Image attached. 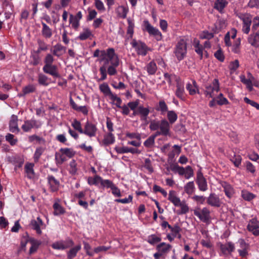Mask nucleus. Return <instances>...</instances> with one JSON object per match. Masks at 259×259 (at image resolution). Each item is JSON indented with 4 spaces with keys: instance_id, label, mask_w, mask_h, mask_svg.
I'll return each instance as SVG.
<instances>
[{
    "instance_id": "obj_1",
    "label": "nucleus",
    "mask_w": 259,
    "mask_h": 259,
    "mask_svg": "<svg viewBox=\"0 0 259 259\" xmlns=\"http://www.w3.org/2000/svg\"><path fill=\"white\" fill-rule=\"evenodd\" d=\"M102 60H105L104 64L109 75H115L117 74L116 68L119 65V59L115 53L113 48L107 49V52L103 51Z\"/></svg>"
},
{
    "instance_id": "obj_2",
    "label": "nucleus",
    "mask_w": 259,
    "mask_h": 259,
    "mask_svg": "<svg viewBox=\"0 0 259 259\" xmlns=\"http://www.w3.org/2000/svg\"><path fill=\"white\" fill-rule=\"evenodd\" d=\"M171 125L165 118L160 120H152L150 122L149 128L152 131L156 132L154 134L157 136L170 137Z\"/></svg>"
},
{
    "instance_id": "obj_3",
    "label": "nucleus",
    "mask_w": 259,
    "mask_h": 259,
    "mask_svg": "<svg viewBox=\"0 0 259 259\" xmlns=\"http://www.w3.org/2000/svg\"><path fill=\"white\" fill-rule=\"evenodd\" d=\"M53 54H47L44 60V66L42 70L45 73L50 74L54 77H60V75L58 71V68L56 65L53 64L55 60Z\"/></svg>"
},
{
    "instance_id": "obj_4",
    "label": "nucleus",
    "mask_w": 259,
    "mask_h": 259,
    "mask_svg": "<svg viewBox=\"0 0 259 259\" xmlns=\"http://www.w3.org/2000/svg\"><path fill=\"white\" fill-rule=\"evenodd\" d=\"M187 43L185 39H181L177 44L174 53L178 61H181L186 56Z\"/></svg>"
},
{
    "instance_id": "obj_5",
    "label": "nucleus",
    "mask_w": 259,
    "mask_h": 259,
    "mask_svg": "<svg viewBox=\"0 0 259 259\" xmlns=\"http://www.w3.org/2000/svg\"><path fill=\"white\" fill-rule=\"evenodd\" d=\"M240 6L239 0H233L231 1V7L234 10V12L242 21L244 24H251L252 18L251 15L248 13H241L237 12V8Z\"/></svg>"
},
{
    "instance_id": "obj_6",
    "label": "nucleus",
    "mask_w": 259,
    "mask_h": 259,
    "mask_svg": "<svg viewBox=\"0 0 259 259\" xmlns=\"http://www.w3.org/2000/svg\"><path fill=\"white\" fill-rule=\"evenodd\" d=\"M225 26V23H223L221 20L217 22L214 25V27L211 29V32L208 30L203 31L200 36L201 39H210L213 37L214 34L218 33L219 31L223 29Z\"/></svg>"
},
{
    "instance_id": "obj_7",
    "label": "nucleus",
    "mask_w": 259,
    "mask_h": 259,
    "mask_svg": "<svg viewBox=\"0 0 259 259\" xmlns=\"http://www.w3.org/2000/svg\"><path fill=\"white\" fill-rule=\"evenodd\" d=\"M220 90L219 80L215 78L210 84L205 85L204 94L206 97L213 98Z\"/></svg>"
},
{
    "instance_id": "obj_8",
    "label": "nucleus",
    "mask_w": 259,
    "mask_h": 259,
    "mask_svg": "<svg viewBox=\"0 0 259 259\" xmlns=\"http://www.w3.org/2000/svg\"><path fill=\"white\" fill-rule=\"evenodd\" d=\"M131 45L136 50L137 54L142 56H145L148 51L150 50L146 44L141 40L134 39L131 42Z\"/></svg>"
},
{
    "instance_id": "obj_9",
    "label": "nucleus",
    "mask_w": 259,
    "mask_h": 259,
    "mask_svg": "<svg viewBox=\"0 0 259 259\" xmlns=\"http://www.w3.org/2000/svg\"><path fill=\"white\" fill-rule=\"evenodd\" d=\"M143 25L145 30L147 31L150 35L153 36L157 41H160L162 39V35L161 32L158 29L151 25L148 20H144Z\"/></svg>"
},
{
    "instance_id": "obj_10",
    "label": "nucleus",
    "mask_w": 259,
    "mask_h": 259,
    "mask_svg": "<svg viewBox=\"0 0 259 259\" xmlns=\"http://www.w3.org/2000/svg\"><path fill=\"white\" fill-rule=\"evenodd\" d=\"M194 214L202 222L208 223L210 222V211L206 208H197L194 210Z\"/></svg>"
},
{
    "instance_id": "obj_11",
    "label": "nucleus",
    "mask_w": 259,
    "mask_h": 259,
    "mask_svg": "<svg viewBox=\"0 0 259 259\" xmlns=\"http://www.w3.org/2000/svg\"><path fill=\"white\" fill-rule=\"evenodd\" d=\"M41 126V123L34 118L26 120L22 125L21 128L24 132H29L33 128H38Z\"/></svg>"
},
{
    "instance_id": "obj_12",
    "label": "nucleus",
    "mask_w": 259,
    "mask_h": 259,
    "mask_svg": "<svg viewBox=\"0 0 259 259\" xmlns=\"http://www.w3.org/2000/svg\"><path fill=\"white\" fill-rule=\"evenodd\" d=\"M98 131V128L96 124L91 122L87 121L84 126L82 134L92 138L95 137Z\"/></svg>"
},
{
    "instance_id": "obj_13",
    "label": "nucleus",
    "mask_w": 259,
    "mask_h": 259,
    "mask_svg": "<svg viewBox=\"0 0 259 259\" xmlns=\"http://www.w3.org/2000/svg\"><path fill=\"white\" fill-rule=\"evenodd\" d=\"M47 181L51 192H55L58 191L60 183L57 179L52 175H49L47 177Z\"/></svg>"
},
{
    "instance_id": "obj_14",
    "label": "nucleus",
    "mask_w": 259,
    "mask_h": 259,
    "mask_svg": "<svg viewBox=\"0 0 259 259\" xmlns=\"http://www.w3.org/2000/svg\"><path fill=\"white\" fill-rule=\"evenodd\" d=\"M248 230L255 236L259 235V221L256 219L250 220L247 225Z\"/></svg>"
},
{
    "instance_id": "obj_15",
    "label": "nucleus",
    "mask_w": 259,
    "mask_h": 259,
    "mask_svg": "<svg viewBox=\"0 0 259 259\" xmlns=\"http://www.w3.org/2000/svg\"><path fill=\"white\" fill-rule=\"evenodd\" d=\"M196 183L200 191H205L207 189L206 180L200 171H198L197 173Z\"/></svg>"
},
{
    "instance_id": "obj_16",
    "label": "nucleus",
    "mask_w": 259,
    "mask_h": 259,
    "mask_svg": "<svg viewBox=\"0 0 259 259\" xmlns=\"http://www.w3.org/2000/svg\"><path fill=\"white\" fill-rule=\"evenodd\" d=\"M44 223L40 217H37L36 220H32L30 223L31 228L36 231L38 235H41L42 231L41 226H43Z\"/></svg>"
},
{
    "instance_id": "obj_17",
    "label": "nucleus",
    "mask_w": 259,
    "mask_h": 259,
    "mask_svg": "<svg viewBox=\"0 0 259 259\" xmlns=\"http://www.w3.org/2000/svg\"><path fill=\"white\" fill-rule=\"evenodd\" d=\"M238 243L240 247L238 250L240 255L242 257L246 256L248 254V250L249 248V244L246 243L243 239H239Z\"/></svg>"
},
{
    "instance_id": "obj_18",
    "label": "nucleus",
    "mask_w": 259,
    "mask_h": 259,
    "mask_svg": "<svg viewBox=\"0 0 259 259\" xmlns=\"http://www.w3.org/2000/svg\"><path fill=\"white\" fill-rule=\"evenodd\" d=\"M18 117L15 115H12L9 121V130L11 132L14 134H18L20 129L18 125Z\"/></svg>"
},
{
    "instance_id": "obj_19",
    "label": "nucleus",
    "mask_w": 259,
    "mask_h": 259,
    "mask_svg": "<svg viewBox=\"0 0 259 259\" xmlns=\"http://www.w3.org/2000/svg\"><path fill=\"white\" fill-rule=\"evenodd\" d=\"M139 116H140V119L145 122L147 121L148 116L150 113L149 107H145L143 105H139L137 108Z\"/></svg>"
},
{
    "instance_id": "obj_20",
    "label": "nucleus",
    "mask_w": 259,
    "mask_h": 259,
    "mask_svg": "<svg viewBox=\"0 0 259 259\" xmlns=\"http://www.w3.org/2000/svg\"><path fill=\"white\" fill-rule=\"evenodd\" d=\"M70 104L71 107L75 110L81 112L84 115H87L88 114L89 112V107L87 106H78L75 102L73 101L72 98L70 97Z\"/></svg>"
},
{
    "instance_id": "obj_21",
    "label": "nucleus",
    "mask_w": 259,
    "mask_h": 259,
    "mask_svg": "<svg viewBox=\"0 0 259 259\" xmlns=\"http://www.w3.org/2000/svg\"><path fill=\"white\" fill-rule=\"evenodd\" d=\"M36 91V87L32 84H29L23 88L22 92L18 94L19 97H24L26 95L34 93Z\"/></svg>"
},
{
    "instance_id": "obj_22",
    "label": "nucleus",
    "mask_w": 259,
    "mask_h": 259,
    "mask_svg": "<svg viewBox=\"0 0 259 259\" xmlns=\"http://www.w3.org/2000/svg\"><path fill=\"white\" fill-rule=\"evenodd\" d=\"M207 202L208 204L213 206L219 207L221 205V201L219 198L215 194H210L209 196L208 197Z\"/></svg>"
},
{
    "instance_id": "obj_23",
    "label": "nucleus",
    "mask_w": 259,
    "mask_h": 259,
    "mask_svg": "<svg viewBox=\"0 0 259 259\" xmlns=\"http://www.w3.org/2000/svg\"><path fill=\"white\" fill-rule=\"evenodd\" d=\"M65 49V47L61 44H57L53 46V49H52L51 51L54 56L59 57L63 55V52H64Z\"/></svg>"
},
{
    "instance_id": "obj_24",
    "label": "nucleus",
    "mask_w": 259,
    "mask_h": 259,
    "mask_svg": "<svg viewBox=\"0 0 259 259\" xmlns=\"http://www.w3.org/2000/svg\"><path fill=\"white\" fill-rule=\"evenodd\" d=\"M34 164L32 163H27L24 166L25 171L27 174V177L29 179H32L34 177V171L33 167Z\"/></svg>"
},
{
    "instance_id": "obj_25",
    "label": "nucleus",
    "mask_w": 259,
    "mask_h": 259,
    "mask_svg": "<svg viewBox=\"0 0 259 259\" xmlns=\"http://www.w3.org/2000/svg\"><path fill=\"white\" fill-rule=\"evenodd\" d=\"M168 200L176 206L181 205V203L182 202L180 199L176 196V192L173 190L169 191Z\"/></svg>"
},
{
    "instance_id": "obj_26",
    "label": "nucleus",
    "mask_w": 259,
    "mask_h": 259,
    "mask_svg": "<svg viewBox=\"0 0 259 259\" xmlns=\"http://www.w3.org/2000/svg\"><path fill=\"white\" fill-rule=\"evenodd\" d=\"M239 63L238 60H235L234 61L231 62L229 65L230 70V74L232 79H235V75H237V69L239 67Z\"/></svg>"
},
{
    "instance_id": "obj_27",
    "label": "nucleus",
    "mask_w": 259,
    "mask_h": 259,
    "mask_svg": "<svg viewBox=\"0 0 259 259\" xmlns=\"http://www.w3.org/2000/svg\"><path fill=\"white\" fill-rule=\"evenodd\" d=\"M115 11L118 17L125 19L128 12V9L125 6H119L116 9Z\"/></svg>"
},
{
    "instance_id": "obj_28",
    "label": "nucleus",
    "mask_w": 259,
    "mask_h": 259,
    "mask_svg": "<svg viewBox=\"0 0 259 259\" xmlns=\"http://www.w3.org/2000/svg\"><path fill=\"white\" fill-rule=\"evenodd\" d=\"M81 244H78L74 247H71L70 250L67 253V256L68 259H73L74 258L78 252L81 249Z\"/></svg>"
},
{
    "instance_id": "obj_29",
    "label": "nucleus",
    "mask_w": 259,
    "mask_h": 259,
    "mask_svg": "<svg viewBox=\"0 0 259 259\" xmlns=\"http://www.w3.org/2000/svg\"><path fill=\"white\" fill-rule=\"evenodd\" d=\"M156 111H160L161 115H164L168 111V106L165 101L161 100L159 101L157 106L155 108Z\"/></svg>"
},
{
    "instance_id": "obj_30",
    "label": "nucleus",
    "mask_w": 259,
    "mask_h": 259,
    "mask_svg": "<svg viewBox=\"0 0 259 259\" xmlns=\"http://www.w3.org/2000/svg\"><path fill=\"white\" fill-rule=\"evenodd\" d=\"M192 84L191 83H188L186 84V89L189 91V94L191 95H194L196 93L199 94V92L197 89V83L195 80H193Z\"/></svg>"
},
{
    "instance_id": "obj_31",
    "label": "nucleus",
    "mask_w": 259,
    "mask_h": 259,
    "mask_svg": "<svg viewBox=\"0 0 259 259\" xmlns=\"http://www.w3.org/2000/svg\"><path fill=\"white\" fill-rule=\"evenodd\" d=\"M115 142V137L112 133H109L104 136L102 143L104 146L111 145Z\"/></svg>"
},
{
    "instance_id": "obj_32",
    "label": "nucleus",
    "mask_w": 259,
    "mask_h": 259,
    "mask_svg": "<svg viewBox=\"0 0 259 259\" xmlns=\"http://www.w3.org/2000/svg\"><path fill=\"white\" fill-rule=\"evenodd\" d=\"M42 26L41 33L42 35L46 38H50L52 36V30L46 23L41 22Z\"/></svg>"
},
{
    "instance_id": "obj_33",
    "label": "nucleus",
    "mask_w": 259,
    "mask_h": 259,
    "mask_svg": "<svg viewBox=\"0 0 259 259\" xmlns=\"http://www.w3.org/2000/svg\"><path fill=\"white\" fill-rule=\"evenodd\" d=\"M54 215H59L65 213V209L59 203L55 202L53 205Z\"/></svg>"
},
{
    "instance_id": "obj_34",
    "label": "nucleus",
    "mask_w": 259,
    "mask_h": 259,
    "mask_svg": "<svg viewBox=\"0 0 259 259\" xmlns=\"http://www.w3.org/2000/svg\"><path fill=\"white\" fill-rule=\"evenodd\" d=\"M171 248V245L166 244L164 242H162L156 246V249L158 251L162 253V254L167 253Z\"/></svg>"
},
{
    "instance_id": "obj_35",
    "label": "nucleus",
    "mask_w": 259,
    "mask_h": 259,
    "mask_svg": "<svg viewBox=\"0 0 259 259\" xmlns=\"http://www.w3.org/2000/svg\"><path fill=\"white\" fill-rule=\"evenodd\" d=\"M146 67L149 75L155 74L157 70L156 63L154 61H152L148 63Z\"/></svg>"
},
{
    "instance_id": "obj_36",
    "label": "nucleus",
    "mask_w": 259,
    "mask_h": 259,
    "mask_svg": "<svg viewBox=\"0 0 259 259\" xmlns=\"http://www.w3.org/2000/svg\"><path fill=\"white\" fill-rule=\"evenodd\" d=\"M167 120L169 123V124L171 125L177 121L178 119V115L175 111L173 110H168V111L167 112Z\"/></svg>"
},
{
    "instance_id": "obj_37",
    "label": "nucleus",
    "mask_w": 259,
    "mask_h": 259,
    "mask_svg": "<svg viewBox=\"0 0 259 259\" xmlns=\"http://www.w3.org/2000/svg\"><path fill=\"white\" fill-rule=\"evenodd\" d=\"M59 151L61 153L64 154L66 156L70 158L73 157L75 154V152L72 148H61L59 150Z\"/></svg>"
},
{
    "instance_id": "obj_38",
    "label": "nucleus",
    "mask_w": 259,
    "mask_h": 259,
    "mask_svg": "<svg viewBox=\"0 0 259 259\" xmlns=\"http://www.w3.org/2000/svg\"><path fill=\"white\" fill-rule=\"evenodd\" d=\"M92 32L89 28L83 29V31L81 32L78 36V38L81 40H84L92 36Z\"/></svg>"
},
{
    "instance_id": "obj_39",
    "label": "nucleus",
    "mask_w": 259,
    "mask_h": 259,
    "mask_svg": "<svg viewBox=\"0 0 259 259\" xmlns=\"http://www.w3.org/2000/svg\"><path fill=\"white\" fill-rule=\"evenodd\" d=\"M157 136L154 134L151 135L144 142V145L146 148H152L155 144V139Z\"/></svg>"
},
{
    "instance_id": "obj_40",
    "label": "nucleus",
    "mask_w": 259,
    "mask_h": 259,
    "mask_svg": "<svg viewBox=\"0 0 259 259\" xmlns=\"http://www.w3.org/2000/svg\"><path fill=\"white\" fill-rule=\"evenodd\" d=\"M45 150V148L42 147H38L36 148V150L33 155L34 161L35 163L39 161V158L41 155L44 152Z\"/></svg>"
},
{
    "instance_id": "obj_41",
    "label": "nucleus",
    "mask_w": 259,
    "mask_h": 259,
    "mask_svg": "<svg viewBox=\"0 0 259 259\" xmlns=\"http://www.w3.org/2000/svg\"><path fill=\"white\" fill-rule=\"evenodd\" d=\"M30 243L31 244V246L29 249V253L32 254L36 251L41 242L40 241L33 239L30 241Z\"/></svg>"
},
{
    "instance_id": "obj_42",
    "label": "nucleus",
    "mask_w": 259,
    "mask_h": 259,
    "mask_svg": "<svg viewBox=\"0 0 259 259\" xmlns=\"http://www.w3.org/2000/svg\"><path fill=\"white\" fill-rule=\"evenodd\" d=\"M102 180V177L98 175H95L94 178L90 177L88 179V183L90 185H98V184L101 183Z\"/></svg>"
},
{
    "instance_id": "obj_43",
    "label": "nucleus",
    "mask_w": 259,
    "mask_h": 259,
    "mask_svg": "<svg viewBox=\"0 0 259 259\" xmlns=\"http://www.w3.org/2000/svg\"><path fill=\"white\" fill-rule=\"evenodd\" d=\"M195 189V185L193 181L189 182L184 186L185 192L191 195Z\"/></svg>"
},
{
    "instance_id": "obj_44",
    "label": "nucleus",
    "mask_w": 259,
    "mask_h": 259,
    "mask_svg": "<svg viewBox=\"0 0 259 259\" xmlns=\"http://www.w3.org/2000/svg\"><path fill=\"white\" fill-rule=\"evenodd\" d=\"M183 176H184L186 179H189L193 177L194 171L191 166L188 165L185 168L184 167V173Z\"/></svg>"
},
{
    "instance_id": "obj_45",
    "label": "nucleus",
    "mask_w": 259,
    "mask_h": 259,
    "mask_svg": "<svg viewBox=\"0 0 259 259\" xmlns=\"http://www.w3.org/2000/svg\"><path fill=\"white\" fill-rule=\"evenodd\" d=\"M195 52L199 56L200 59L203 58V47L200 45L199 41L194 45Z\"/></svg>"
},
{
    "instance_id": "obj_46",
    "label": "nucleus",
    "mask_w": 259,
    "mask_h": 259,
    "mask_svg": "<svg viewBox=\"0 0 259 259\" xmlns=\"http://www.w3.org/2000/svg\"><path fill=\"white\" fill-rule=\"evenodd\" d=\"M226 2L225 0H217L214 3V8L222 13L226 6Z\"/></svg>"
},
{
    "instance_id": "obj_47",
    "label": "nucleus",
    "mask_w": 259,
    "mask_h": 259,
    "mask_svg": "<svg viewBox=\"0 0 259 259\" xmlns=\"http://www.w3.org/2000/svg\"><path fill=\"white\" fill-rule=\"evenodd\" d=\"M241 196L242 198L246 201H250L255 197V195L253 193L245 190L242 191Z\"/></svg>"
},
{
    "instance_id": "obj_48",
    "label": "nucleus",
    "mask_w": 259,
    "mask_h": 259,
    "mask_svg": "<svg viewBox=\"0 0 259 259\" xmlns=\"http://www.w3.org/2000/svg\"><path fill=\"white\" fill-rule=\"evenodd\" d=\"M55 160L57 165H61L63 164L64 162L66 161L67 159L64 154L56 153L55 154Z\"/></svg>"
},
{
    "instance_id": "obj_49",
    "label": "nucleus",
    "mask_w": 259,
    "mask_h": 259,
    "mask_svg": "<svg viewBox=\"0 0 259 259\" xmlns=\"http://www.w3.org/2000/svg\"><path fill=\"white\" fill-rule=\"evenodd\" d=\"M240 79L241 81L246 85V88L249 91H251L253 90L252 84H251L250 80H249L248 78L246 79L243 75L240 76Z\"/></svg>"
},
{
    "instance_id": "obj_50",
    "label": "nucleus",
    "mask_w": 259,
    "mask_h": 259,
    "mask_svg": "<svg viewBox=\"0 0 259 259\" xmlns=\"http://www.w3.org/2000/svg\"><path fill=\"white\" fill-rule=\"evenodd\" d=\"M77 171V163L74 160H72L69 163V172L72 175H75Z\"/></svg>"
},
{
    "instance_id": "obj_51",
    "label": "nucleus",
    "mask_w": 259,
    "mask_h": 259,
    "mask_svg": "<svg viewBox=\"0 0 259 259\" xmlns=\"http://www.w3.org/2000/svg\"><path fill=\"white\" fill-rule=\"evenodd\" d=\"M48 77L44 74H40L38 75V82L39 84L44 86H47L49 85Z\"/></svg>"
},
{
    "instance_id": "obj_52",
    "label": "nucleus",
    "mask_w": 259,
    "mask_h": 259,
    "mask_svg": "<svg viewBox=\"0 0 259 259\" xmlns=\"http://www.w3.org/2000/svg\"><path fill=\"white\" fill-rule=\"evenodd\" d=\"M127 23L128 26L127 29V33L130 35L128 38H132L133 37V35L134 34V29L135 25L134 22L130 19L127 20Z\"/></svg>"
},
{
    "instance_id": "obj_53",
    "label": "nucleus",
    "mask_w": 259,
    "mask_h": 259,
    "mask_svg": "<svg viewBox=\"0 0 259 259\" xmlns=\"http://www.w3.org/2000/svg\"><path fill=\"white\" fill-rule=\"evenodd\" d=\"M34 141H36L38 143H45V140L44 139L36 135H31L28 137L29 142L32 143Z\"/></svg>"
},
{
    "instance_id": "obj_54",
    "label": "nucleus",
    "mask_w": 259,
    "mask_h": 259,
    "mask_svg": "<svg viewBox=\"0 0 259 259\" xmlns=\"http://www.w3.org/2000/svg\"><path fill=\"white\" fill-rule=\"evenodd\" d=\"M184 93V88L182 87L181 85H177V89L176 91V96L181 100H184L185 99Z\"/></svg>"
},
{
    "instance_id": "obj_55",
    "label": "nucleus",
    "mask_w": 259,
    "mask_h": 259,
    "mask_svg": "<svg viewBox=\"0 0 259 259\" xmlns=\"http://www.w3.org/2000/svg\"><path fill=\"white\" fill-rule=\"evenodd\" d=\"M69 22L71 24L72 27L75 29H77L79 26V20L76 18H74L72 14L70 15Z\"/></svg>"
},
{
    "instance_id": "obj_56",
    "label": "nucleus",
    "mask_w": 259,
    "mask_h": 259,
    "mask_svg": "<svg viewBox=\"0 0 259 259\" xmlns=\"http://www.w3.org/2000/svg\"><path fill=\"white\" fill-rule=\"evenodd\" d=\"M99 89L101 92L106 95L108 96L110 94H111V91L109 85L106 83L100 85Z\"/></svg>"
},
{
    "instance_id": "obj_57",
    "label": "nucleus",
    "mask_w": 259,
    "mask_h": 259,
    "mask_svg": "<svg viewBox=\"0 0 259 259\" xmlns=\"http://www.w3.org/2000/svg\"><path fill=\"white\" fill-rule=\"evenodd\" d=\"M72 127L80 134H82L83 128L81 127V124L80 121L75 119L71 123Z\"/></svg>"
},
{
    "instance_id": "obj_58",
    "label": "nucleus",
    "mask_w": 259,
    "mask_h": 259,
    "mask_svg": "<svg viewBox=\"0 0 259 259\" xmlns=\"http://www.w3.org/2000/svg\"><path fill=\"white\" fill-rule=\"evenodd\" d=\"M100 184L103 188L112 189L115 185L111 181L109 180H104L102 178Z\"/></svg>"
},
{
    "instance_id": "obj_59",
    "label": "nucleus",
    "mask_w": 259,
    "mask_h": 259,
    "mask_svg": "<svg viewBox=\"0 0 259 259\" xmlns=\"http://www.w3.org/2000/svg\"><path fill=\"white\" fill-rule=\"evenodd\" d=\"M100 74L101 75V77L99 78L98 81H100L102 80H104L107 78V70H106V67H105V65L104 64L100 67L99 69Z\"/></svg>"
},
{
    "instance_id": "obj_60",
    "label": "nucleus",
    "mask_w": 259,
    "mask_h": 259,
    "mask_svg": "<svg viewBox=\"0 0 259 259\" xmlns=\"http://www.w3.org/2000/svg\"><path fill=\"white\" fill-rule=\"evenodd\" d=\"M161 240V238L157 237L156 235H151L148 237L147 241L150 244L154 245L156 243L159 242Z\"/></svg>"
},
{
    "instance_id": "obj_61",
    "label": "nucleus",
    "mask_w": 259,
    "mask_h": 259,
    "mask_svg": "<svg viewBox=\"0 0 259 259\" xmlns=\"http://www.w3.org/2000/svg\"><path fill=\"white\" fill-rule=\"evenodd\" d=\"M6 140L8 141L12 146L15 145L18 142L17 139H14V136L11 134H8L6 136Z\"/></svg>"
},
{
    "instance_id": "obj_62",
    "label": "nucleus",
    "mask_w": 259,
    "mask_h": 259,
    "mask_svg": "<svg viewBox=\"0 0 259 259\" xmlns=\"http://www.w3.org/2000/svg\"><path fill=\"white\" fill-rule=\"evenodd\" d=\"M219 248V253L221 255H226L227 254V245L225 244H223L219 242L217 244Z\"/></svg>"
},
{
    "instance_id": "obj_63",
    "label": "nucleus",
    "mask_w": 259,
    "mask_h": 259,
    "mask_svg": "<svg viewBox=\"0 0 259 259\" xmlns=\"http://www.w3.org/2000/svg\"><path fill=\"white\" fill-rule=\"evenodd\" d=\"M169 229L172 232V236L174 237H176L177 234H179L181 231V228L178 224L175 225L174 227L171 226Z\"/></svg>"
},
{
    "instance_id": "obj_64",
    "label": "nucleus",
    "mask_w": 259,
    "mask_h": 259,
    "mask_svg": "<svg viewBox=\"0 0 259 259\" xmlns=\"http://www.w3.org/2000/svg\"><path fill=\"white\" fill-rule=\"evenodd\" d=\"M230 160L234 163L235 166L238 167L241 163V157L239 155H235L233 157L230 158Z\"/></svg>"
}]
</instances>
